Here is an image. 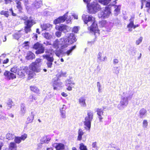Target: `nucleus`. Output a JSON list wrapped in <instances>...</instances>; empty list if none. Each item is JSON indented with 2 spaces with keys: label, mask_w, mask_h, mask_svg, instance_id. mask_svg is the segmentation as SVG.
Masks as SVG:
<instances>
[{
  "label": "nucleus",
  "mask_w": 150,
  "mask_h": 150,
  "mask_svg": "<svg viewBox=\"0 0 150 150\" xmlns=\"http://www.w3.org/2000/svg\"><path fill=\"white\" fill-rule=\"evenodd\" d=\"M82 19L85 23L87 24L88 25L92 24L90 27L88 28L89 30L91 32H93L95 33H96L98 32L97 24L96 22L95 18L92 16H88L83 14L82 16Z\"/></svg>",
  "instance_id": "obj_1"
},
{
  "label": "nucleus",
  "mask_w": 150,
  "mask_h": 150,
  "mask_svg": "<svg viewBox=\"0 0 150 150\" xmlns=\"http://www.w3.org/2000/svg\"><path fill=\"white\" fill-rule=\"evenodd\" d=\"M123 93L125 96L121 97L120 103L117 106V108L119 110H122L127 106L129 100L132 98L133 95V93L131 91H127Z\"/></svg>",
  "instance_id": "obj_2"
},
{
  "label": "nucleus",
  "mask_w": 150,
  "mask_h": 150,
  "mask_svg": "<svg viewBox=\"0 0 150 150\" xmlns=\"http://www.w3.org/2000/svg\"><path fill=\"white\" fill-rule=\"evenodd\" d=\"M54 52L52 49L47 50L45 51V54L42 55L43 58L47 60L46 64L49 68H51L52 66V63L54 60L53 57L54 54L53 53Z\"/></svg>",
  "instance_id": "obj_3"
},
{
  "label": "nucleus",
  "mask_w": 150,
  "mask_h": 150,
  "mask_svg": "<svg viewBox=\"0 0 150 150\" xmlns=\"http://www.w3.org/2000/svg\"><path fill=\"white\" fill-rule=\"evenodd\" d=\"M26 74L28 75V78L29 79L32 78L35 74L33 71L29 70L28 67L25 66L20 67L17 72V75L19 78H24Z\"/></svg>",
  "instance_id": "obj_4"
},
{
  "label": "nucleus",
  "mask_w": 150,
  "mask_h": 150,
  "mask_svg": "<svg viewBox=\"0 0 150 150\" xmlns=\"http://www.w3.org/2000/svg\"><path fill=\"white\" fill-rule=\"evenodd\" d=\"M93 117V114L92 112L90 111L88 112L87 116L85 117L84 121L85 129L89 131L91 127V121Z\"/></svg>",
  "instance_id": "obj_5"
},
{
  "label": "nucleus",
  "mask_w": 150,
  "mask_h": 150,
  "mask_svg": "<svg viewBox=\"0 0 150 150\" xmlns=\"http://www.w3.org/2000/svg\"><path fill=\"white\" fill-rule=\"evenodd\" d=\"M111 5H110L106 6L103 10L98 13V17L104 18H108L111 14Z\"/></svg>",
  "instance_id": "obj_6"
},
{
  "label": "nucleus",
  "mask_w": 150,
  "mask_h": 150,
  "mask_svg": "<svg viewBox=\"0 0 150 150\" xmlns=\"http://www.w3.org/2000/svg\"><path fill=\"white\" fill-rule=\"evenodd\" d=\"M88 12L90 13H94L100 9V5L96 2H93L88 7Z\"/></svg>",
  "instance_id": "obj_7"
},
{
  "label": "nucleus",
  "mask_w": 150,
  "mask_h": 150,
  "mask_svg": "<svg viewBox=\"0 0 150 150\" xmlns=\"http://www.w3.org/2000/svg\"><path fill=\"white\" fill-rule=\"evenodd\" d=\"M68 12L66 13L64 16L58 18L55 20L54 21V23L55 24L59 23H60L64 22L67 19V21L69 23L71 21V18H67V15Z\"/></svg>",
  "instance_id": "obj_8"
},
{
  "label": "nucleus",
  "mask_w": 150,
  "mask_h": 150,
  "mask_svg": "<svg viewBox=\"0 0 150 150\" xmlns=\"http://www.w3.org/2000/svg\"><path fill=\"white\" fill-rule=\"evenodd\" d=\"M35 23L33 19H31L28 20L24 22V23L26 25L25 27V33H27L31 31L30 28Z\"/></svg>",
  "instance_id": "obj_9"
},
{
  "label": "nucleus",
  "mask_w": 150,
  "mask_h": 150,
  "mask_svg": "<svg viewBox=\"0 0 150 150\" xmlns=\"http://www.w3.org/2000/svg\"><path fill=\"white\" fill-rule=\"evenodd\" d=\"M33 48L37 50L35 52L37 54L43 53L45 51V47L43 46L42 45L38 42L35 44L33 47Z\"/></svg>",
  "instance_id": "obj_10"
},
{
  "label": "nucleus",
  "mask_w": 150,
  "mask_h": 150,
  "mask_svg": "<svg viewBox=\"0 0 150 150\" xmlns=\"http://www.w3.org/2000/svg\"><path fill=\"white\" fill-rule=\"evenodd\" d=\"M99 24L102 27H104L107 31H109L110 30L112 26L111 23L107 22L105 20H102L100 22Z\"/></svg>",
  "instance_id": "obj_11"
},
{
  "label": "nucleus",
  "mask_w": 150,
  "mask_h": 150,
  "mask_svg": "<svg viewBox=\"0 0 150 150\" xmlns=\"http://www.w3.org/2000/svg\"><path fill=\"white\" fill-rule=\"evenodd\" d=\"M65 37L67 39L69 45L72 44L77 40L74 34L72 33L68 34L67 36Z\"/></svg>",
  "instance_id": "obj_12"
},
{
  "label": "nucleus",
  "mask_w": 150,
  "mask_h": 150,
  "mask_svg": "<svg viewBox=\"0 0 150 150\" xmlns=\"http://www.w3.org/2000/svg\"><path fill=\"white\" fill-rule=\"evenodd\" d=\"M55 28L57 30L63 32L64 33L68 32L70 30V28L69 27L63 24L56 25Z\"/></svg>",
  "instance_id": "obj_13"
},
{
  "label": "nucleus",
  "mask_w": 150,
  "mask_h": 150,
  "mask_svg": "<svg viewBox=\"0 0 150 150\" xmlns=\"http://www.w3.org/2000/svg\"><path fill=\"white\" fill-rule=\"evenodd\" d=\"M29 67L30 69L32 70L30 71H33V73L34 72L38 73L40 71V65L35 64L33 62L30 65Z\"/></svg>",
  "instance_id": "obj_14"
},
{
  "label": "nucleus",
  "mask_w": 150,
  "mask_h": 150,
  "mask_svg": "<svg viewBox=\"0 0 150 150\" xmlns=\"http://www.w3.org/2000/svg\"><path fill=\"white\" fill-rule=\"evenodd\" d=\"M59 40L60 44V48L62 49L67 47L69 45L65 37L60 38Z\"/></svg>",
  "instance_id": "obj_15"
},
{
  "label": "nucleus",
  "mask_w": 150,
  "mask_h": 150,
  "mask_svg": "<svg viewBox=\"0 0 150 150\" xmlns=\"http://www.w3.org/2000/svg\"><path fill=\"white\" fill-rule=\"evenodd\" d=\"M134 16H132L131 18L129 19V23L127 25V27L128 28V31L131 32L132 30V28L135 29V28L139 26L138 25H134Z\"/></svg>",
  "instance_id": "obj_16"
},
{
  "label": "nucleus",
  "mask_w": 150,
  "mask_h": 150,
  "mask_svg": "<svg viewBox=\"0 0 150 150\" xmlns=\"http://www.w3.org/2000/svg\"><path fill=\"white\" fill-rule=\"evenodd\" d=\"M4 75L6 79L8 80L13 79L16 78L15 74L8 71H6L4 72Z\"/></svg>",
  "instance_id": "obj_17"
},
{
  "label": "nucleus",
  "mask_w": 150,
  "mask_h": 150,
  "mask_svg": "<svg viewBox=\"0 0 150 150\" xmlns=\"http://www.w3.org/2000/svg\"><path fill=\"white\" fill-rule=\"evenodd\" d=\"M53 146L55 147L56 150H69L68 148L62 143H56Z\"/></svg>",
  "instance_id": "obj_18"
},
{
  "label": "nucleus",
  "mask_w": 150,
  "mask_h": 150,
  "mask_svg": "<svg viewBox=\"0 0 150 150\" xmlns=\"http://www.w3.org/2000/svg\"><path fill=\"white\" fill-rule=\"evenodd\" d=\"M62 83L58 81H55L53 84L54 89V90H59L62 87Z\"/></svg>",
  "instance_id": "obj_19"
},
{
  "label": "nucleus",
  "mask_w": 150,
  "mask_h": 150,
  "mask_svg": "<svg viewBox=\"0 0 150 150\" xmlns=\"http://www.w3.org/2000/svg\"><path fill=\"white\" fill-rule=\"evenodd\" d=\"M96 111L97 112V114L98 115V118L100 122L102 121L103 119L102 115H103V111L102 108H97L95 109Z\"/></svg>",
  "instance_id": "obj_20"
},
{
  "label": "nucleus",
  "mask_w": 150,
  "mask_h": 150,
  "mask_svg": "<svg viewBox=\"0 0 150 150\" xmlns=\"http://www.w3.org/2000/svg\"><path fill=\"white\" fill-rule=\"evenodd\" d=\"M65 84L66 86L68 87L67 88V90L69 91L72 90L71 86L74 85V83L72 82L70 79H67L65 81Z\"/></svg>",
  "instance_id": "obj_21"
},
{
  "label": "nucleus",
  "mask_w": 150,
  "mask_h": 150,
  "mask_svg": "<svg viewBox=\"0 0 150 150\" xmlns=\"http://www.w3.org/2000/svg\"><path fill=\"white\" fill-rule=\"evenodd\" d=\"M41 27L42 30H49L52 28V25L49 23H45L41 25Z\"/></svg>",
  "instance_id": "obj_22"
},
{
  "label": "nucleus",
  "mask_w": 150,
  "mask_h": 150,
  "mask_svg": "<svg viewBox=\"0 0 150 150\" xmlns=\"http://www.w3.org/2000/svg\"><path fill=\"white\" fill-rule=\"evenodd\" d=\"M116 0L113 2V3L112 4V5L114 6L115 9L114 10V14L115 16H117L120 13L121 6L120 5L115 6V4H116Z\"/></svg>",
  "instance_id": "obj_23"
},
{
  "label": "nucleus",
  "mask_w": 150,
  "mask_h": 150,
  "mask_svg": "<svg viewBox=\"0 0 150 150\" xmlns=\"http://www.w3.org/2000/svg\"><path fill=\"white\" fill-rule=\"evenodd\" d=\"M103 52H99L97 55V59L100 62L105 61L107 58L106 56L103 57Z\"/></svg>",
  "instance_id": "obj_24"
},
{
  "label": "nucleus",
  "mask_w": 150,
  "mask_h": 150,
  "mask_svg": "<svg viewBox=\"0 0 150 150\" xmlns=\"http://www.w3.org/2000/svg\"><path fill=\"white\" fill-rule=\"evenodd\" d=\"M147 111L144 108H142L139 111V117L141 118L145 117L146 115Z\"/></svg>",
  "instance_id": "obj_25"
},
{
  "label": "nucleus",
  "mask_w": 150,
  "mask_h": 150,
  "mask_svg": "<svg viewBox=\"0 0 150 150\" xmlns=\"http://www.w3.org/2000/svg\"><path fill=\"white\" fill-rule=\"evenodd\" d=\"M50 138L46 136L43 137L40 140V142L41 144L44 143H48L50 140Z\"/></svg>",
  "instance_id": "obj_26"
},
{
  "label": "nucleus",
  "mask_w": 150,
  "mask_h": 150,
  "mask_svg": "<svg viewBox=\"0 0 150 150\" xmlns=\"http://www.w3.org/2000/svg\"><path fill=\"white\" fill-rule=\"evenodd\" d=\"M78 136L77 137V140L78 141H81L82 139V136L84 134V132L82 129L81 128L78 129Z\"/></svg>",
  "instance_id": "obj_27"
},
{
  "label": "nucleus",
  "mask_w": 150,
  "mask_h": 150,
  "mask_svg": "<svg viewBox=\"0 0 150 150\" xmlns=\"http://www.w3.org/2000/svg\"><path fill=\"white\" fill-rule=\"evenodd\" d=\"M53 47L56 49H58L59 47H60V44L59 39H56L52 45Z\"/></svg>",
  "instance_id": "obj_28"
},
{
  "label": "nucleus",
  "mask_w": 150,
  "mask_h": 150,
  "mask_svg": "<svg viewBox=\"0 0 150 150\" xmlns=\"http://www.w3.org/2000/svg\"><path fill=\"white\" fill-rule=\"evenodd\" d=\"M85 101L86 99L84 97H81L79 99V104L81 106L83 107H85L86 106Z\"/></svg>",
  "instance_id": "obj_29"
},
{
  "label": "nucleus",
  "mask_w": 150,
  "mask_h": 150,
  "mask_svg": "<svg viewBox=\"0 0 150 150\" xmlns=\"http://www.w3.org/2000/svg\"><path fill=\"white\" fill-rule=\"evenodd\" d=\"M15 137L14 133L12 132H9L6 135V138L8 140H12Z\"/></svg>",
  "instance_id": "obj_30"
},
{
  "label": "nucleus",
  "mask_w": 150,
  "mask_h": 150,
  "mask_svg": "<svg viewBox=\"0 0 150 150\" xmlns=\"http://www.w3.org/2000/svg\"><path fill=\"white\" fill-rule=\"evenodd\" d=\"M35 54L31 52H29L27 54V55L26 57V59L29 60L35 58Z\"/></svg>",
  "instance_id": "obj_31"
},
{
  "label": "nucleus",
  "mask_w": 150,
  "mask_h": 150,
  "mask_svg": "<svg viewBox=\"0 0 150 150\" xmlns=\"http://www.w3.org/2000/svg\"><path fill=\"white\" fill-rule=\"evenodd\" d=\"M17 145L14 142H11L10 143L9 148L10 150H16Z\"/></svg>",
  "instance_id": "obj_32"
},
{
  "label": "nucleus",
  "mask_w": 150,
  "mask_h": 150,
  "mask_svg": "<svg viewBox=\"0 0 150 150\" xmlns=\"http://www.w3.org/2000/svg\"><path fill=\"white\" fill-rule=\"evenodd\" d=\"M26 109L25 104H22L21 105L20 113L22 115H24L26 112Z\"/></svg>",
  "instance_id": "obj_33"
},
{
  "label": "nucleus",
  "mask_w": 150,
  "mask_h": 150,
  "mask_svg": "<svg viewBox=\"0 0 150 150\" xmlns=\"http://www.w3.org/2000/svg\"><path fill=\"white\" fill-rule=\"evenodd\" d=\"M30 89L31 91L36 93H39L40 90L36 86H31L30 87Z\"/></svg>",
  "instance_id": "obj_34"
},
{
  "label": "nucleus",
  "mask_w": 150,
  "mask_h": 150,
  "mask_svg": "<svg viewBox=\"0 0 150 150\" xmlns=\"http://www.w3.org/2000/svg\"><path fill=\"white\" fill-rule=\"evenodd\" d=\"M76 48V46L74 45L73 46L71 47L70 49L67 50L65 52V54H67V56H69L71 54V53L72 51L74 50Z\"/></svg>",
  "instance_id": "obj_35"
},
{
  "label": "nucleus",
  "mask_w": 150,
  "mask_h": 150,
  "mask_svg": "<svg viewBox=\"0 0 150 150\" xmlns=\"http://www.w3.org/2000/svg\"><path fill=\"white\" fill-rule=\"evenodd\" d=\"M37 99V97L33 94L30 95L28 98V101L29 102H32L34 100H36Z\"/></svg>",
  "instance_id": "obj_36"
},
{
  "label": "nucleus",
  "mask_w": 150,
  "mask_h": 150,
  "mask_svg": "<svg viewBox=\"0 0 150 150\" xmlns=\"http://www.w3.org/2000/svg\"><path fill=\"white\" fill-rule=\"evenodd\" d=\"M42 4V2L41 1H36L35 2L34 5L36 8H38L41 6Z\"/></svg>",
  "instance_id": "obj_37"
},
{
  "label": "nucleus",
  "mask_w": 150,
  "mask_h": 150,
  "mask_svg": "<svg viewBox=\"0 0 150 150\" xmlns=\"http://www.w3.org/2000/svg\"><path fill=\"white\" fill-rule=\"evenodd\" d=\"M16 3L17 4L16 7L18 9L19 11L20 12L21 11L22 9V7L21 5V2L17 0L16 1Z\"/></svg>",
  "instance_id": "obj_38"
},
{
  "label": "nucleus",
  "mask_w": 150,
  "mask_h": 150,
  "mask_svg": "<svg viewBox=\"0 0 150 150\" xmlns=\"http://www.w3.org/2000/svg\"><path fill=\"white\" fill-rule=\"evenodd\" d=\"M19 68H18L16 66H14L10 69V71L12 72L17 74V72L18 71V69Z\"/></svg>",
  "instance_id": "obj_39"
},
{
  "label": "nucleus",
  "mask_w": 150,
  "mask_h": 150,
  "mask_svg": "<svg viewBox=\"0 0 150 150\" xmlns=\"http://www.w3.org/2000/svg\"><path fill=\"white\" fill-rule=\"evenodd\" d=\"M136 49L135 48H133L129 50V53L132 55L134 56L137 52Z\"/></svg>",
  "instance_id": "obj_40"
},
{
  "label": "nucleus",
  "mask_w": 150,
  "mask_h": 150,
  "mask_svg": "<svg viewBox=\"0 0 150 150\" xmlns=\"http://www.w3.org/2000/svg\"><path fill=\"white\" fill-rule=\"evenodd\" d=\"M14 138V141L16 144V143L19 144L21 142V138L20 137L15 136Z\"/></svg>",
  "instance_id": "obj_41"
},
{
  "label": "nucleus",
  "mask_w": 150,
  "mask_h": 150,
  "mask_svg": "<svg viewBox=\"0 0 150 150\" xmlns=\"http://www.w3.org/2000/svg\"><path fill=\"white\" fill-rule=\"evenodd\" d=\"M43 36L46 39H50L52 36L48 33H46L42 34Z\"/></svg>",
  "instance_id": "obj_42"
},
{
  "label": "nucleus",
  "mask_w": 150,
  "mask_h": 150,
  "mask_svg": "<svg viewBox=\"0 0 150 150\" xmlns=\"http://www.w3.org/2000/svg\"><path fill=\"white\" fill-rule=\"evenodd\" d=\"M79 145V149L80 150H87L86 146H85L83 143H80Z\"/></svg>",
  "instance_id": "obj_43"
},
{
  "label": "nucleus",
  "mask_w": 150,
  "mask_h": 150,
  "mask_svg": "<svg viewBox=\"0 0 150 150\" xmlns=\"http://www.w3.org/2000/svg\"><path fill=\"white\" fill-rule=\"evenodd\" d=\"M7 104L8 105V109H10L12 107L13 105V101L11 100H9L8 101Z\"/></svg>",
  "instance_id": "obj_44"
},
{
  "label": "nucleus",
  "mask_w": 150,
  "mask_h": 150,
  "mask_svg": "<svg viewBox=\"0 0 150 150\" xmlns=\"http://www.w3.org/2000/svg\"><path fill=\"white\" fill-rule=\"evenodd\" d=\"M148 122L147 120H144L143 121L142 123V126L144 128H147L148 126Z\"/></svg>",
  "instance_id": "obj_45"
},
{
  "label": "nucleus",
  "mask_w": 150,
  "mask_h": 150,
  "mask_svg": "<svg viewBox=\"0 0 150 150\" xmlns=\"http://www.w3.org/2000/svg\"><path fill=\"white\" fill-rule=\"evenodd\" d=\"M13 36L15 39L18 40L21 37V35L20 33L18 32L13 35Z\"/></svg>",
  "instance_id": "obj_46"
},
{
  "label": "nucleus",
  "mask_w": 150,
  "mask_h": 150,
  "mask_svg": "<svg viewBox=\"0 0 150 150\" xmlns=\"http://www.w3.org/2000/svg\"><path fill=\"white\" fill-rule=\"evenodd\" d=\"M0 13L1 15H4L6 17H8L9 16L8 11H3L1 12Z\"/></svg>",
  "instance_id": "obj_47"
},
{
  "label": "nucleus",
  "mask_w": 150,
  "mask_h": 150,
  "mask_svg": "<svg viewBox=\"0 0 150 150\" xmlns=\"http://www.w3.org/2000/svg\"><path fill=\"white\" fill-rule=\"evenodd\" d=\"M67 108V107L65 105H62V106L59 109L60 112L65 111V110Z\"/></svg>",
  "instance_id": "obj_48"
},
{
  "label": "nucleus",
  "mask_w": 150,
  "mask_h": 150,
  "mask_svg": "<svg viewBox=\"0 0 150 150\" xmlns=\"http://www.w3.org/2000/svg\"><path fill=\"white\" fill-rule=\"evenodd\" d=\"M27 135L26 134H24L23 135H21V137H20L21 138V140L23 141H24L27 137Z\"/></svg>",
  "instance_id": "obj_49"
},
{
  "label": "nucleus",
  "mask_w": 150,
  "mask_h": 150,
  "mask_svg": "<svg viewBox=\"0 0 150 150\" xmlns=\"http://www.w3.org/2000/svg\"><path fill=\"white\" fill-rule=\"evenodd\" d=\"M143 38L142 37H140L136 41V44L137 45H139L142 41Z\"/></svg>",
  "instance_id": "obj_50"
},
{
  "label": "nucleus",
  "mask_w": 150,
  "mask_h": 150,
  "mask_svg": "<svg viewBox=\"0 0 150 150\" xmlns=\"http://www.w3.org/2000/svg\"><path fill=\"white\" fill-rule=\"evenodd\" d=\"M61 117L63 118H65L66 117L65 111H60Z\"/></svg>",
  "instance_id": "obj_51"
},
{
  "label": "nucleus",
  "mask_w": 150,
  "mask_h": 150,
  "mask_svg": "<svg viewBox=\"0 0 150 150\" xmlns=\"http://www.w3.org/2000/svg\"><path fill=\"white\" fill-rule=\"evenodd\" d=\"M41 59H40L38 58L36 59L35 61L34 62H33V63H35V64H36L38 65H40L39 63L41 62Z\"/></svg>",
  "instance_id": "obj_52"
},
{
  "label": "nucleus",
  "mask_w": 150,
  "mask_h": 150,
  "mask_svg": "<svg viewBox=\"0 0 150 150\" xmlns=\"http://www.w3.org/2000/svg\"><path fill=\"white\" fill-rule=\"evenodd\" d=\"M79 30V28L78 27H74L73 29H72V32H74L75 33H77Z\"/></svg>",
  "instance_id": "obj_53"
},
{
  "label": "nucleus",
  "mask_w": 150,
  "mask_h": 150,
  "mask_svg": "<svg viewBox=\"0 0 150 150\" xmlns=\"http://www.w3.org/2000/svg\"><path fill=\"white\" fill-rule=\"evenodd\" d=\"M97 88L98 89V91L99 92H100L101 89V85L100 83L99 82H98L97 83Z\"/></svg>",
  "instance_id": "obj_54"
},
{
  "label": "nucleus",
  "mask_w": 150,
  "mask_h": 150,
  "mask_svg": "<svg viewBox=\"0 0 150 150\" xmlns=\"http://www.w3.org/2000/svg\"><path fill=\"white\" fill-rule=\"evenodd\" d=\"M61 35L62 33L60 31H57L55 33L56 36L58 38L60 37L61 36Z\"/></svg>",
  "instance_id": "obj_55"
},
{
  "label": "nucleus",
  "mask_w": 150,
  "mask_h": 150,
  "mask_svg": "<svg viewBox=\"0 0 150 150\" xmlns=\"http://www.w3.org/2000/svg\"><path fill=\"white\" fill-rule=\"evenodd\" d=\"M34 118L33 117H31V116L28 117L27 118V120L29 123L32 122Z\"/></svg>",
  "instance_id": "obj_56"
},
{
  "label": "nucleus",
  "mask_w": 150,
  "mask_h": 150,
  "mask_svg": "<svg viewBox=\"0 0 150 150\" xmlns=\"http://www.w3.org/2000/svg\"><path fill=\"white\" fill-rule=\"evenodd\" d=\"M118 67H116L114 68V72L116 74H118L119 72V70L118 69Z\"/></svg>",
  "instance_id": "obj_57"
},
{
  "label": "nucleus",
  "mask_w": 150,
  "mask_h": 150,
  "mask_svg": "<svg viewBox=\"0 0 150 150\" xmlns=\"http://www.w3.org/2000/svg\"><path fill=\"white\" fill-rule=\"evenodd\" d=\"M134 103L137 105H138L139 104V100L138 99L135 98L134 100Z\"/></svg>",
  "instance_id": "obj_58"
},
{
  "label": "nucleus",
  "mask_w": 150,
  "mask_h": 150,
  "mask_svg": "<svg viewBox=\"0 0 150 150\" xmlns=\"http://www.w3.org/2000/svg\"><path fill=\"white\" fill-rule=\"evenodd\" d=\"M145 3H146V7L149 8H150V1L147 2L146 1V2Z\"/></svg>",
  "instance_id": "obj_59"
},
{
  "label": "nucleus",
  "mask_w": 150,
  "mask_h": 150,
  "mask_svg": "<svg viewBox=\"0 0 150 150\" xmlns=\"http://www.w3.org/2000/svg\"><path fill=\"white\" fill-rule=\"evenodd\" d=\"M9 12L10 13H11L13 16H16V14L15 13H13L12 9V8L10 9L9 10Z\"/></svg>",
  "instance_id": "obj_60"
},
{
  "label": "nucleus",
  "mask_w": 150,
  "mask_h": 150,
  "mask_svg": "<svg viewBox=\"0 0 150 150\" xmlns=\"http://www.w3.org/2000/svg\"><path fill=\"white\" fill-rule=\"evenodd\" d=\"M118 62V60L117 59H114L113 60V63L114 64H116Z\"/></svg>",
  "instance_id": "obj_61"
},
{
  "label": "nucleus",
  "mask_w": 150,
  "mask_h": 150,
  "mask_svg": "<svg viewBox=\"0 0 150 150\" xmlns=\"http://www.w3.org/2000/svg\"><path fill=\"white\" fill-rule=\"evenodd\" d=\"M9 59L8 58H6V59H4L3 62V64H7V63L8 62H9Z\"/></svg>",
  "instance_id": "obj_62"
},
{
  "label": "nucleus",
  "mask_w": 150,
  "mask_h": 150,
  "mask_svg": "<svg viewBox=\"0 0 150 150\" xmlns=\"http://www.w3.org/2000/svg\"><path fill=\"white\" fill-rule=\"evenodd\" d=\"M146 2V0H142L141 1L142 3V6H141V8L142 9L143 8V4L144 3H145Z\"/></svg>",
  "instance_id": "obj_63"
},
{
  "label": "nucleus",
  "mask_w": 150,
  "mask_h": 150,
  "mask_svg": "<svg viewBox=\"0 0 150 150\" xmlns=\"http://www.w3.org/2000/svg\"><path fill=\"white\" fill-rule=\"evenodd\" d=\"M20 18L21 19L23 20H26L27 19V17L26 16H24L23 17H21Z\"/></svg>",
  "instance_id": "obj_64"
}]
</instances>
